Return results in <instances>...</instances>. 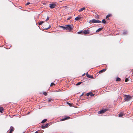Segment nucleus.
Wrapping results in <instances>:
<instances>
[{
  "mask_svg": "<svg viewBox=\"0 0 133 133\" xmlns=\"http://www.w3.org/2000/svg\"><path fill=\"white\" fill-rule=\"evenodd\" d=\"M123 97H124V102H128L130 101L131 99V96L129 95H124Z\"/></svg>",
  "mask_w": 133,
  "mask_h": 133,
  "instance_id": "1",
  "label": "nucleus"
},
{
  "mask_svg": "<svg viewBox=\"0 0 133 133\" xmlns=\"http://www.w3.org/2000/svg\"><path fill=\"white\" fill-rule=\"evenodd\" d=\"M50 123H48L46 124L45 125H42L41 127L42 129H45L51 125Z\"/></svg>",
  "mask_w": 133,
  "mask_h": 133,
  "instance_id": "2",
  "label": "nucleus"
},
{
  "mask_svg": "<svg viewBox=\"0 0 133 133\" xmlns=\"http://www.w3.org/2000/svg\"><path fill=\"white\" fill-rule=\"evenodd\" d=\"M66 26L68 28L67 30H71L74 27L73 25L72 24L67 25Z\"/></svg>",
  "mask_w": 133,
  "mask_h": 133,
  "instance_id": "3",
  "label": "nucleus"
},
{
  "mask_svg": "<svg viewBox=\"0 0 133 133\" xmlns=\"http://www.w3.org/2000/svg\"><path fill=\"white\" fill-rule=\"evenodd\" d=\"M108 110L107 109H102L98 112V114H102L105 112L106 111Z\"/></svg>",
  "mask_w": 133,
  "mask_h": 133,
  "instance_id": "4",
  "label": "nucleus"
},
{
  "mask_svg": "<svg viewBox=\"0 0 133 133\" xmlns=\"http://www.w3.org/2000/svg\"><path fill=\"white\" fill-rule=\"evenodd\" d=\"M56 6L55 4H49V6L51 9H53Z\"/></svg>",
  "mask_w": 133,
  "mask_h": 133,
  "instance_id": "5",
  "label": "nucleus"
},
{
  "mask_svg": "<svg viewBox=\"0 0 133 133\" xmlns=\"http://www.w3.org/2000/svg\"><path fill=\"white\" fill-rule=\"evenodd\" d=\"M86 95L87 96H88L90 95V96L92 97L94 95V94H93L92 92H89Z\"/></svg>",
  "mask_w": 133,
  "mask_h": 133,
  "instance_id": "6",
  "label": "nucleus"
},
{
  "mask_svg": "<svg viewBox=\"0 0 133 133\" xmlns=\"http://www.w3.org/2000/svg\"><path fill=\"white\" fill-rule=\"evenodd\" d=\"M96 23V20L93 19L90 20L89 21V23Z\"/></svg>",
  "mask_w": 133,
  "mask_h": 133,
  "instance_id": "7",
  "label": "nucleus"
},
{
  "mask_svg": "<svg viewBox=\"0 0 133 133\" xmlns=\"http://www.w3.org/2000/svg\"><path fill=\"white\" fill-rule=\"evenodd\" d=\"M89 32V30H88V29L86 30H84L83 31V33L84 34H88Z\"/></svg>",
  "mask_w": 133,
  "mask_h": 133,
  "instance_id": "8",
  "label": "nucleus"
},
{
  "mask_svg": "<svg viewBox=\"0 0 133 133\" xmlns=\"http://www.w3.org/2000/svg\"><path fill=\"white\" fill-rule=\"evenodd\" d=\"M70 118V117L69 116L67 117H65L64 118H62L60 120L61 121H63L65 120L66 119H69Z\"/></svg>",
  "mask_w": 133,
  "mask_h": 133,
  "instance_id": "9",
  "label": "nucleus"
},
{
  "mask_svg": "<svg viewBox=\"0 0 133 133\" xmlns=\"http://www.w3.org/2000/svg\"><path fill=\"white\" fill-rule=\"evenodd\" d=\"M86 75L87 77L89 78L92 79L93 78V77L92 76L89 75L87 72L86 73Z\"/></svg>",
  "mask_w": 133,
  "mask_h": 133,
  "instance_id": "10",
  "label": "nucleus"
},
{
  "mask_svg": "<svg viewBox=\"0 0 133 133\" xmlns=\"http://www.w3.org/2000/svg\"><path fill=\"white\" fill-rule=\"evenodd\" d=\"M81 18V17L78 16L75 18V19L76 21H79Z\"/></svg>",
  "mask_w": 133,
  "mask_h": 133,
  "instance_id": "11",
  "label": "nucleus"
},
{
  "mask_svg": "<svg viewBox=\"0 0 133 133\" xmlns=\"http://www.w3.org/2000/svg\"><path fill=\"white\" fill-rule=\"evenodd\" d=\"M103 28H100L98 29L96 31V32H99L100 31H101L102 29Z\"/></svg>",
  "mask_w": 133,
  "mask_h": 133,
  "instance_id": "12",
  "label": "nucleus"
},
{
  "mask_svg": "<svg viewBox=\"0 0 133 133\" xmlns=\"http://www.w3.org/2000/svg\"><path fill=\"white\" fill-rule=\"evenodd\" d=\"M60 27L62 28V29L63 30L65 29L66 30H67V29L68 28H67V26H60Z\"/></svg>",
  "mask_w": 133,
  "mask_h": 133,
  "instance_id": "13",
  "label": "nucleus"
},
{
  "mask_svg": "<svg viewBox=\"0 0 133 133\" xmlns=\"http://www.w3.org/2000/svg\"><path fill=\"white\" fill-rule=\"evenodd\" d=\"M106 69H102V70H101L100 71H99V73H101L102 72H105L106 71Z\"/></svg>",
  "mask_w": 133,
  "mask_h": 133,
  "instance_id": "14",
  "label": "nucleus"
},
{
  "mask_svg": "<svg viewBox=\"0 0 133 133\" xmlns=\"http://www.w3.org/2000/svg\"><path fill=\"white\" fill-rule=\"evenodd\" d=\"M47 121V119H44L41 122V123H43Z\"/></svg>",
  "mask_w": 133,
  "mask_h": 133,
  "instance_id": "15",
  "label": "nucleus"
},
{
  "mask_svg": "<svg viewBox=\"0 0 133 133\" xmlns=\"http://www.w3.org/2000/svg\"><path fill=\"white\" fill-rule=\"evenodd\" d=\"M102 22L103 23L105 24L106 23V21L105 20V19H104L102 20Z\"/></svg>",
  "mask_w": 133,
  "mask_h": 133,
  "instance_id": "16",
  "label": "nucleus"
},
{
  "mask_svg": "<svg viewBox=\"0 0 133 133\" xmlns=\"http://www.w3.org/2000/svg\"><path fill=\"white\" fill-rule=\"evenodd\" d=\"M123 114L122 113H120L119 114L118 116L119 117H121L123 116Z\"/></svg>",
  "mask_w": 133,
  "mask_h": 133,
  "instance_id": "17",
  "label": "nucleus"
},
{
  "mask_svg": "<svg viewBox=\"0 0 133 133\" xmlns=\"http://www.w3.org/2000/svg\"><path fill=\"white\" fill-rule=\"evenodd\" d=\"M51 27V26L50 25H49V26L48 27L43 29L45 30H47L49 29Z\"/></svg>",
  "mask_w": 133,
  "mask_h": 133,
  "instance_id": "18",
  "label": "nucleus"
},
{
  "mask_svg": "<svg viewBox=\"0 0 133 133\" xmlns=\"http://www.w3.org/2000/svg\"><path fill=\"white\" fill-rule=\"evenodd\" d=\"M85 7H83L82 8H81L78 11L79 12H81L83 10L85 9Z\"/></svg>",
  "mask_w": 133,
  "mask_h": 133,
  "instance_id": "19",
  "label": "nucleus"
},
{
  "mask_svg": "<svg viewBox=\"0 0 133 133\" xmlns=\"http://www.w3.org/2000/svg\"><path fill=\"white\" fill-rule=\"evenodd\" d=\"M121 80V79H120V78H119V77H117L116 78V81H120Z\"/></svg>",
  "mask_w": 133,
  "mask_h": 133,
  "instance_id": "20",
  "label": "nucleus"
},
{
  "mask_svg": "<svg viewBox=\"0 0 133 133\" xmlns=\"http://www.w3.org/2000/svg\"><path fill=\"white\" fill-rule=\"evenodd\" d=\"M82 83V82H79L78 83H77L76 84V85H80Z\"/></svg>",
  "mask_w": 133,
  "mask_h": 133,
  "instance_id": "21",
  "label": "nucleus"
},
{
  "mask_svg": "<svg viewBox=\"0 0 133 133\" xmlns=\"http://www.w3.org/2000/svg\"><path fill=\"white\" fill-rule=\"evenodd\" d=\"M3 110V108L2 107H0V112H2Z\"/></svg>",
  "mask_w": 133,
  "mask_h": 133,
  "instance_id": "22",
  "label": "nucleus"
},
{
  "mask_svg": "<svg viewBox=\"0 0 133 133\" xmlns=\"http://www.w3.org/2000/svg\"><path fill=\"white\" fill-rule=\"evenodd\" d=\"M43 22H44L43 21H40V22L38 24L39 25H41Z\"/></svg>",
  "mask_w": 133,
  "mask_h": 133,
  "instance_id": "23",
  "label": "nucleus"
},
{
  "mask_svg": "<svg viewBox=\"0 0 133 133\" xmlns=\"http://www.w3.org/2000/svg\"><path fill=\"white\" fill-rule=\"evenodd\" d=\"M111 14H108L107 15L106 17V19L109 17L111 16Z\"/></svg>",
  "mask_w": 133,
  "mask_h": 133,
  "instance_id": "24",
  "label": "nucleus"
},
{
  "mask_svg": "<svg viewBox=\"0 0 133 133\" xmlns=\"http://www.w3.org/2000/svg\"><path fill=\"white\" fill-rule=\"evenodd\" d=\"M38 131L39 132L38 133H42L43 132V131L42 130Z\"/></svg>",
  "mask_w": 133,
  "mask_h": 133,
  "instance_id": "25",
  "label": "nucleus"
},
{
  "mask_svg": "<svg viewBox=\"0 0 133 133\" xmlns=\"http://www.w3.org/2000/svg\"><path fill=\"white\" fill-rule=\"evenodd\" d=\"M55 85V84L54 83L52 82V83H51V84H50V86H52L53 85Z\"/></svg>",
  "mask_w": 133,
  "mask_h": 133,
  "instance_id": "26",
  "label": "nucleus"
},
{
  "mask_svg": "<svg viewBox=\"0 0 133 133\" xmlns=\"http://www.w3.org/2000/svg\"><path fill=\"white\" fill-rule=\"evenodd\" d=\"M101 23V21L99 20H96V23Z\"/></svg>",
  "mask_w": 133,
  "mask_h": 133,
  "instance_id": "27",
  "label": "nucleus"
},
{
  "mask_svg": "<svg viewBox=\"0 0 133 133\" xmlns=\"http://www.w3.org/2000/svg\"><path fill=\"white\" fill-rule=\"evenodd\" d=\"M127 31H126L123 32V34L125 35L127 34Z\"/></svg>",
  "mask_w": 133,
  "mask_h": 133,
  "instance_id": "28",
  "label": "nucleus"
},
{
  "mask_svg": "<svg viewBox=\"0 0 133 133\" xmlns=\"http://www.w3.org/2000/svg\"><path fill=\"white\" fill-rule=\"evenodd\" d=\"M129 80H128V78H126L125 79V82H127V81H128Z\"/></svg>",
  "mask_w": 133,
  "mask_h": 133,
  "instance_id": "29",
  "label": "nucleus"
},
{
  "mask_svg": "<svg viewBox=\"0 0 133 133\" xmlns=\"http://www.w3.org/2000/svg\"><path fill=\"white\" fill-rule=\"evenodd\" d=\"M82 32H83L82 31H81L78 32H77V34H81L82 33Z\"/></svg>",
  "mask_w": 133,
  "mask_h": 133,
  "instance_id": "30",
  "label": "nucleus"
},
{
  "mask_svg": "<svg viewBox=\"0 0 133 133\" xmlns=\"http://www.w3.org/2000/svg\"><path fill=\"white\" fill-rule=\"evenodd\" d=\"M67 104H68L69 106H71V103H70L69 102H67Z\"/></svg>",
  "mask_w": 133,
  "mask_h": 133,
  "instance_id": "31",
  "label": "nucleus"
},
{
  "mask_svg": "<svg viewBox=\"0 0 133 133\" xmlns=\"http://www.w3.org/2000/svg\"><path fill=\"white\" fill-rule=\"evenodd\" d=\"M43 94L45 96H46L47 95V94L45 92H43Z\"/></svg>",
  "mask_w": 133,
  "mask_h": 133,
  "instance_id": "32",
  "label": "nucleus"
},
{
  "mask_svg": "<svg viewBox=\"0 0 133 133\" xmlns=\"http://www.w3.org/2000/svg\"><path fill=\"white\" fill-rule=\"evenodd\" d=\"M49 18H50V17H49L47 16V18L45 21H46L48 20L49 19Z\"/></svg>",
  "mask_w": 133,
  "mask_h": 133,
  "instance_id": "33",
  "label": "nucleus"
},
{
  "mask_svg": "<svg viewBox=\"0 0 133 133\" xmlns=\"http://www.w3.org/2000/svg\"><path fill=\"white\" fill-rule=\"evenodd\" d=\"M71 18V17H69L67 19V20H70Z\"/></svg>",
  "mask_w": 133,
  "mask_h": 133,
  "instance_id": "34",
  "label": "nucleus"
},
{
  "mask_svg": "<svg viewBox=\"0 0 133 133\" xmlns=\"http://www.w3.org/2000/svg\"><path fill=\"white\" fill-rule=\"evenodd\" d=\"M30 4V2H28V3H27L26 4H25V5H28Z\"/></svg>",
  "mask_w": 133,
  "mask_h": 133,
  "instance_id": "35",
  "label": "nucleus"
},
{
  "mask_svg": "<svg viewBox=\"0 0 133 133\" xmlns=\"http://www.w3.org/2000/svg\"><path fill=\"white\" fill-rule=\"evenodd\" d=\"M52 99H49V100H48V101L49 102H50L51 101H52Z\"/></svg>",
  "mask_w": 133,
  "mask_h": 133,
  "instance_id": "36",
  "label": "nucleus"
},
{
  "mask_svg": "<svg viewBox=\"0 0 133 133\" xmlns=\"http://www.w3.org/2000/svg\"><path fill=\"white\" fill-rule=\"evenodd\" d=\"M85 75V73H84V74H83L82 75V76H84Z\"/></svg>",
  "mask_w": 133,
  "mask_h": 133,
  "instance_id": "37",
  "label": "nucleus"
},
{
  "mask_svg": "<svg viewBox=\"0 0 133 133\" xmlns=\"http://www.w3.org/2000/svg\"><path fill=\"white\" fill-rule=\"evenodd\" d=\"M83 93L80 96H82L83 95Z\"/></svg>",
  "mask_w": 133,
  "mask_h": 133,
  "instance_id": "38",
  "label": "nucleus"
}]
</instances>
